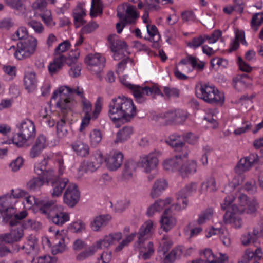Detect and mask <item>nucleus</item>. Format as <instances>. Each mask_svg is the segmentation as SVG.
Masks as SVG:
<instances>
[{"label":"nucleus","mask_w":263,"mask_h":263,"mask_svg":"<svg viewBox=\"0 0 263 263\" xmlns=\"http://www.w3.org/2000/svg\"><path fill=\"white\" fill-rule=\"evenodd\" d=\"M108 108V116L115 123L118 121H130L136 114L132 100L124 96L112 98Z\"/></svg>","instance_id":"1"},{"label":"nucleus","mask_w":263,"mask_h":263,"mask_svg":"<svg viewBox=\"0 0 263 263\" xmlns=\"http://www.w3.org/2000/svg\"><path fill=\"white\" fill-rule=\"evenodd\" d=\"M33 199L39 208V212L54 224L62 226L69 221L68 214L64 212L62 208L56 204L55 201L42 200L36 202L34 199Z\"/></svg>","instance_id":"2"},{"label":"nucleus","mask_w":263,"mask_h":263,"mask_svg":"<svg viewBox=\"0 0 263 263\" xmlns=\"http://www.w3.org/2000/svg\"><path fill=\"white\" fill-rule=\"evenodd\" d=\"M153 222L147 221L140 227L137 233V240L135 242L134 247L135 250H138L140 252H144L142 255L144 259H148L154 252L153 243L148 242L147 246L145 242L151 237L152 234Z\"/></svg>","instance_id":"3"},{"label":"nucleus","mask_w":263,"mask_h":263,"mask_svg":"<svg viewBox=\"0 0 263 263\" xmlns=\"http://www.w3.org/2000/svg\"><path fill=\"white\" fill-rule=\"evenodd\" d=\"M75 93L83 100L85 98L83 96V90L82 89H71L69 87L63 86L59 88V90L54 91L51 97V101L55 100L57 98H59L58 101L56 103L57 107H59L61 111L65 114L71 109L72 102L71 96L72 93Z\"/></svg>","instance_id":"4"},{"label":"nucleus","mask_w":263,"mask_h":263,"mask_svg":"<svg viewBox=\"0 0 263 263\" xmlns=\"http://www.w3.org/2000/svg\"><path fill=\"white\" fill-rule=\"evenodd\" d=\"M19 132L13 137V142L18 147H22L35 136L36 132L34 123L26 119L17 125Z\"/></svg>","instance_id":"5"},{"label":"nucleus","mask_w":263,"mask_h":263,"mask_svg":"<svg viewBox=\"0 0 263 263\" xmlns=\"http://www.w3.org/2000/svg\"><path fill=\"white\" fill-rule=\"evenodd\" d=\"M82 111L84 113V117L82 119L80 130H82L83 128L86 127L89 123L91 119L96 120L100 114L102 108L103 103V98L98 97L95 104L94 110L91 114L92 106L90 102L86 98H83L82 100Z\"/></svg>","instance_id":"6"},{"label":"nucleus","mask_w":263,"mask_h":263,"mask_svg":"<svg viewBox=\"0 0 263 263\" xmlns=\"http://www.w3.org/2000/svg\"><path fill=\"white\" fill-rule=\"evenodd\" d=\"M197 93L200 98L211 104L222 103L224 99L223 93L206 84L201 85Z\"/></svg>","instance_id":"7"},{"label":"nucleus","mask_w":263,"mask_h":263,"mask_svg":"<svg viewBox=\"0 0 263 263\" xmlns=\"http://www.w3.org/2000/svg\"><path fill=\"white\" fill-rule=\"evenodd\" d=\"M120 81L124 86L130 89L134 97L138 102H141L144 100L143 97L145 95L147 96L153 95L163 96L160 90L156 85H153L152 87H141L139 86L128 83L124 78H121Z\"/></svg>","instance_id":"8"},{"label":"nucleus","mask_w":263,"mask_h":263,"mask_svg":"<svg viewBox=\"0 0 263 263\" xmlns=\"http://www.w3.org/2000/svg\"><path fill=\"white\" fill-rule=\"evenodd\" d=\"M24 236L23 230L14 228L10 233L0 236V257L5 256L10 252L9 249L5 246L3 243H12L20 241Z\"/></svg>","instance_id":"9"},{"label":"nucleus","mask_w":263,"mask_h":263,"mask_svg":"<svg viewBox=\"0 0 263 263\" xmlns=\"http://www.w3.org/2000/svg\"><path fill=\"white\" fill-rule=\"evenodd\" d=\"M48 163V159L44 158L35 165L34 171L43 179L44 184H50L58 177H57L53 170L47 169Z\"/></svg>","instance_id":"10"},{"label":"nucleus","mask_w":263,"mask_h":263,"mask_svg":"<svg viewBox=\"0 0 263 263\" xmlns=\"http://www.w3.org/2000/svg\"><path fill=\"white\" fill-rule=\"evenodd\" d=\"M239 206L234 205L233 208L235 211H239V213H246L248 214H253L256 213L258 203L255 199L248 198L243 194H240L238 197Z\"/></svg>","instance_id":"11"},{"label":"nucleus","mask_w":263,"mask_h":263,"mask_svg":"<svg viewBox=\"0 0 263 263\" xmlns=\"http://www.w3.org/2000/svg\"><path fill=\"white\" fill-rule=\"evenodd\" d=\"M85 62L88 65L89 70L101 78L100 73L105 66V58L99 53L89 54L86 57Z\"/></svg>","instance_id":"12"},{"label":"nucleus","mask_w":263,"mask_h":263,"mask_svg":"<svg viewBox=\"0 0 263 263\" xmlns=\"http://www.w3.org/2000/svg\"><path fill=\"white\" fill-rule=\"evenodd\" d=\"M12 205V199L9 194L0 197V214L5 222H7L16 213V209Z\"/></svg>","instance_id":"13"},{"label":"nucleus","mask_w":263,"mask_h":263,"mask_svg":"<svg viewBox=\"0 0 263 263\" xmlns=\"http://www.w3.org/2000/svg\"><path fill=\"white\" fill-rule=\"evenodd\" d=\"M117 17L121 22L132 24L138 17L135 6L127 3L124 4L118 8Z\"/></svg>","instance_id":"14"},{"label":"nucleus","mask_w":263,"mask_h":263,"mask_svg":"<svg viewBox=\"0 0 263 263\" xmlns=\"http://www.w3.org/2000/svg\"><path fill=\"white\" fill-rule=\"evenodd\" d=\"M104 161L102 154L100 152H96L89 160L84 161L81 163L80 167L86 173H92L100 168Z\"/></svg>","instance_id":"15"},{"label":"nucleus","mask_w":263,"mask_h":263,"mask_svg":"<svg viewBox=\"0 0 263 263\" xmlns=\"http://www.w3.org/2000/svg\"><path fill=\"white\" fill-rule=\"evenodd\" d=\"M186 161V154L183 156L177 155L170 159H166L163 163L164 170L171 172H180L181 166Z\"/></svg>","instance_id":"16"},{"label":"nucleus","mask_w":263,"mask_h":263,"mask_svg":"<svg viewBox=\"0 0 263 263\" xmlns=\"http://www.w3.org/2000/svg\"><path fill=\"white\" fill-rule=\"evenodd\" d=\"M80 192L76 184H69L64 194V202L70 207L74 206L78 202Z\"/></svg>","instance_id":"17"},{"label":"nucleus","mask_w":263,"mask_h":263,"mask_svg":"<svg viewBox=\"0 0 263 263\" xmlns=\"http://www.w3.org/2000/svg\"><path fill=\"white\" fill-rule=\"evenodd\" d=\"M122 238V235L121 233H110L97 241L93 245L97 251V250L102 248H108L112 245L114 242L120 240Z\"/></svg>","instance_id":"18"},{"label":"nucleus","mask_w":263,"mask_h":263,"mask_svg":"<svg viewBox=\"0 0 263 263\" xmlns=\"http://www.w3.org/2000/svg\"><path fill=\"white\" fill-rule=\"evenodd\" d=\"M236 204H233L229 208L223 215V221L226 224H233V227L236 228H240L242 225V220L239 216V211H235L234 210V206Z\"/></svg>","instance_id":"19"},{"label":"nucleus","mask_w":263,"mask_h":263,"mask_svg":"<svg viewBox=\"0 0 263 263\" xmlns=\"http://www.w3.org/2000/svg\"><path fill=\"white\" fill-rule=\"evenodd\" d=\"M79 57V52L78 50H75L74 51H72L68 57L67 59H71L69 61L72 62L71 64H67L70 66V69L69 70V75L73 78H77L80 76L81 71V64L77 62V59Z\"/></svg>","instance_id":"20"},{"label":"nucleus","mask_w":263,"mask_h":263,"mask_svg":"<svg viewBox=\"0 0 263 263\" xmlns=\"http://www.w3.org/2000/svg\"><path fill=\"white\" fill-rule=\"evenodd\" d=\"M172 213L171 209H166L161 216V228L166 232L172 229L177 223V220L172 216Z\"/></svg>","instance_id":"21"},{"label":"nucleus","mask_w":263,"mask_h":263,"mask_svg":"<svg viewBox=\"0 0 263 263\" xmlns=\"http://www.w3.org/2000/svg\"><path fill=\"white\" fill-rule=\"evenodd\" d=\"M71 59H67V57L63 54H57L55 55L53 61L48 66V70L51 75L56 74L63 67L64 63L67 64H71L72 62H69Z\"/></svg>","instance_id":"22"},{"label":"nucleus","mask_w":263,"mask_h":263,"mask_svg":"<svg viewBox=\"0 0 263 263\" xmlns=\"http://www.w3.org/2000/svg\"><path fill=\"white\" fill-rule=\"evenodd\" d=\"M114 36L110 35L108 37V40L110 44V48L112 52H114V59H119V54L121 51H126V43L122 40L113 39Z\"/></svg>","instance_id":"23"},{"label":"nucleus","mask_w":263,"mask_h":263,"mask_svg":"<svg viewBox=\"0 0 263 263\" xmlns=\"http://www.w3.org/2000/svg\"><path fill=\"white\" fill-rule=\"evenodd\" d=\"M47 145L46 137L43 134L39 135L35 140V143L31 148L30 152V157L34 158L39 156Z\"/></svg>","instance_id":"24"},{"label":"nucleus","mask_w":263,"mask_h":263,"mask_svg":"<svg viewBox=\"0 0 263 263\" xmlns=\"http://www.w3.org/2000/svg\"><path fill=\"white\" fill-rule=\"evenodd\" d=\"M158 162L157 158L153 155H149L141 158L140 165L147 173L154 170Z\"/></svg>","instance_id":"25"},{"label":"nucleus","mask_w":263,"mask_h":263,"mask_svg":"<svg viewBox=\"0 0 263 263\" xmlns=\"http://www.w3.org/2000/svg\"><path fill=\"white\" fill-rule=\"evenodd\" d=\"M251 164L247 160L245 157L241 159L235 167V172L238 175L239 178L237 184L239 185L244 181L245 176L243 175L244 172L249 171L251 168Z\"/></svg>","instance_id":"26"},{"label":"nucleus","mask_w":263,"mask_h":263,"mask_svg":"<svg viewBox=\"0 0 263 263\" xmlns=\"http://www.w3.org/2000/svg\"><path fill=\"white\" fill-rule=\"evenodd\" d=\"M68 183V179L67 178L58 177L56 180H55L50 184L52 187V192H51L52 196L53 197H58L60 196Z\"/></svg>","instance_id":"27"},{"label":"nucleus","mask_w":263,"mask_h":263,"mask_svg":"<svg viewBox=\"0 0 263 263\" xmlns=\"http://www.w3.org/2000/svg\"><path fill=\"white\" fill-rule=\"evenodd\" d=\"M123 160V154L119 152L115 153L105 161H106L108 168L111 171H115L121 166Z\"/></svg>","instance_id":"28"},{"label":"nucleus","mask_w":263,"mask_h":263,"mask_svg":"<svg viewBox=\"0 0 263 263\" xmlns=\"http://www.w3.org/2000/svg\"><path fill=\"white\" fill-rule=\"evenodd\" d=\"M25 88L29 92L34 91L36 87L37 80L34 72H29L25 74L24 78Z\"/></svg>","instance_id":"29"},{"label":"nucleus","mask_w":263,"mask_h":263,"mask_svg":"<svg viewBox=\"0 0 263 263\" xmlns=\"http://www.w3.org/2000/svg\"><path fill=\"white\" fill-rule=\"evenodd\" d=\"M167 186L166 181L163 179L157 180L153 186L150 195L153 198L159 197Z\"/></svg>","instance_id":"30"},{"label":"nucleus","mask_w":263,"mask_h":263,"mask_svg":"<svg viewBox=\"0 0 263 263\" xmlns=\"http://www.w3.org/2000/svg\"><path fill=\"white\" fill-rule=\"evenodd\" d=\"M44 184L43 179L37 176L32 177L27 182L26 188L30 192H37L40 191Z\"/></svg>","instance_id":"31"},{"label":"nucleus","mask_w":263,"mask_h":263,"mask_svg":"<svg viewBox=\"0 0 263 263\" xmlns=\"http://www.w3.org/2000/svg\"><path fill=\"white\" fill-rule=\"evenodd\" d=\"M171 203V199L167 198L165 200H159L151 205L147 209V214L148 216H152L155 212L162 210L165 206Z\"/></svg>","instance_id":"32"},{"label":"nucleus","mask_w":263,"mask_h":263,"mask_svg":"<svg viewBox=\"0 0 263 263\" xmlns=\"http://www.w3.org/2000/svg\"><path fill=\"white\" fill-rule=\"evenodd\" d=\"M73 151L79 156L86 157L89 154V147L88 145L80 141H76L71 144Z\"/></svg>","instance_id":"33"},{"label":"nucleus","mask_w":263,"mask_h":263,"mask_svg":"<svg viewBox=\"0 0 263 263\" xmlns=\"http://www.w3.org/2000/svg\"><path fill=\"white\" fill-rule=\"evenodd\" d=\"M110 218L108 215L96 217L91 223L92 230L95 231H99L101 227L105 226L108 223Z\"/></svg>","instance_id":"34"},{"label":"nucleus","mask_w":263,"mask_h":263,"mask_svg":"<svg viewBox=\"0 0 263 263\" xmlns=\"http://www.w3.org/2000/svg\"><path fill=\"white\" fill-rule=\"evenodd\" d=\"M176 151L180 152L184 147L185 143L180 139V136L174 134L170 136L169 140L166 141Z\"/></svg>","instance_id":"35"},{"label":"nucleus","mask_w":263,"mask_h":263,"mask_svg":"<svg viewBox=\"0 0 263 263\" xmlns=\"http://www.w3.org/2000/svg\"><path fill=\"white\" fill-rule=\"evenodd\" d=\"M197 164L193 161H187V154H186V161L181 166L180 174L185 177L187 175L192 174L196 172Z\"/></svg>","instance_id":"36"},{"label":"nucleus","mask_w":263,"mask_h":263,"mask_svg":"<svg viewBox=\"0 0 263 263\" xmlns=\"http://www.w3.org/2000/svg\"><path fill=\"white\" fill-rule=\"evenodd\" d=\"M132 133L133 128L131 127H124L117 133V137L115 140V143L124 142L130 138Z\"/></svg>","instance_id":"37"},{"label":"nucleus","mask_w":263,"mask_h":263,"mask_svg":"<svg viewBox=\"0 0 263 263\" xmlns=\"http://www.w3.org/2000/svg\"><path fill=\"white\" fill-rule=\"evenodd\" d=\"M55 236L57 239L60 240L58 244L54 245L52 248V252L53 254H57L63 252L65 249V245L64 240L62 235V233H64L63 231L60 232L59 230L55 231Z\"/></svg>","instance_id":"38"},{"label":"nucleus","mask_w":263,"mask_h":263,"mask_svg":"<svg viewBox=\"0 0 263 263\" xmlns=\"http://www.w3.org/2000/svg\"><path fill=\"white\" fill-rule=\"evenodd\" d=\"M32 55L30 51L28 50L20 42L17 44V49L14 53L15 57L18 60H22L30 57Z\"/></svg>","instance_id":"39"},{"label":"nucleus","mask_w":263,"mask_h":263,"mask_svg":"<svg viewBox=\"0 0 263 263\" xmlns=\"http://www.w3.org/2000/svg\"><path fill=\"white\" fill-rule=\"evenodd\" d=\"M32 55L30 51L28 50L20 42L17 44V49L14 53L15 57L18 60H22L30 57Z\"/></svg>","instance_id":"40"},{"label":"nucleus","mask_w":263,"mask_h":263,"mask_svg":"<svg viewBox=\"0 0 263 263\" xmlns=\"http://www.w3.org/2000/svg\"><path fill=\"white\" fill-rule=\"evenodd\" d=\"M68 112H66L65 114L61 111L63 118L60 119L57 124V134L59 138H63L65 137L68 133L67 126L66 125L65 116Z\"/></svg>","instance_id":"41"},{"label":"nucleus","mask_w":263,"mask_h":263,"mask_svg":"<svg viewBox=\"0 0 263 263\" xmlns=\"http://www.w3.org/2000/svg\"><path fill=\"white\" fill-rule=\"evenodd\" d=\"M184 248L183 247L179 246L172 250L171 252L167 255L164 259V263H172L175 260L179 258L180 256L183 254Z\"/></svg>","instance_id":"42"},{"label":"nucleus","mask_w":263,"mask_h":263,"mask_svg":"<svg viewBox=\"0 0 263 263\" xmlns=\"http://www.w3.org/2000/svg\"><path fill=\"white\" fill-rule=\"evenodd\" d=\"M137 166V163L133 160L126 161L124 165L123 175L126 179H129L132 176L133 173L136 171Z\"/></svg>","instance_id":"43"},{"label":"nucleus","mask_w":263,"mask_h":263,"mask_svg":"<svg viewBox=\"0 0 263 263\" xmlns=\"http://www.w3.org/2000/svg\"><path fill=\"white\" fill-rule=\"evenodd\" d=\"M37 243V239L34 236L31 235L27 237V242L22 246L21 248L25 250L26 253L30 254L34 251Z\"/></svg>","instance_id":"44"},{"label":"nucleus","mask_w":263,"mask_h":263,"mask_svg":"<svg viewBox=\"0 0 263 263\" xmlns=\"http://www.w3.org/2000/svg\"><path fill=\"white\" fill-rule=\"evenodd\" d=\"M239 41H240L242 44H247L243 31H237L236 32L235 40L231 44L229 52L235 51L239 48Z\"/></svg>","instance_id":"45"},{"label":"nucleus","mask_w":263,"mask_h":263,"mask_svg":"<svg viewBox=\"0 0 263 263\" xmlns=\"http://www.w3.org/2000/svg\"><path fill=\"white\" fill-rule=\"evenodd\" d=\"M197 185L196 182H191L185 185L184 187L181 189L177 193L181 197H187L192 195L193 192H195L197 190Z\"/></svg>","instance_id":"46"},{"label":"nucleus","mask_w":263,"mask_h":263,"mask_svg":"<svg viewBox=\"0 0 263 263\" xmlns=\"http://www.w3.org/2000/svg\"><path fill=\"white\" fill-rule=\"evenodd\" d=\"M160 119H164L166 124L175 123L174 111H168L153 117V120L156 122L158 121Z\"/></svg>","instance_id":"47"},{"label":"nucleus","mask_w":263,"mask_h":263,"mask_svg":"<svg viewBox=\"0 0 263 263\" xmlns=\"http://www.w3.org/2000/svg\"><path fill=\"white\" fill-rule=\"evenodd\" d=\"M24 46H25L28 50L30 51L32 54H33L36 51L37 41L36 38L30 36L27 40L20 42Z\"/></svg>","instance_id":"48"},{"label":"nucleus","mask_w":263,"mask_h":263,"mask_svg":"<svg viewBox=\"0 0 263 263\" xmlns=\"http://www.w3.org/2000/svg\"><path fill=\"white\" fill-rule=\"evenodd\" d=\"M57 258L49 255H43L33 258L30 263H57Z\"/></svg>","instance_id":"49"},{"label":"nucleus","mask_w":263,"mask_h":263,"mask_svg":"<svg viewBox=\"0 0 263 263\" xmlns=\"http://www.w3.org/2000/svg\"><path fill=\"white\" fill-rule=\"evenodd\" d=\"M262 23L263 12L255 14L253 15L251 21V27L253 31L256 32Z\"/></svg>","instance_id":"50"},{"label":"nucleus","mask_w":263,"mask_h":263,"mask_svg":"<svg viewBox=\"0 0 263 263\" xmlns=\"http://www.w3.org/2000/svg\"><path fill=\"white\" fill-rule=\"evenodd\" d=\"M213 214V209L211 208H208L202 211L199 215V217L197 221L198 224L200 225L204 223L207 220H209L210 219L212 216Z\"/></svg>","instance_id":"51"},{"label":"nucleus","mask_w":263,"mask_h":263,"mask_svg":"<svg viewBox=\"0 0 263 263\" xmlns=\"http://www.w3.org/2000/svg\"><path fill=\"white\" fill-rule=\"evenodd\" d=\"M90 144L92 146L96 147L102 140V134L98 129H93L89 134Z\"/></svg>","instance_id":"52"},{"label":"nucleus","mask_w":263,"mask_h":263,"mask_svg":"<svg viewBox=\"0 0 263 263\" xmlns=\"http://www.w3.org/2000/svg\"><path fill=\"white\" fill-rule=\"evenodd\" d=\"M216 231L223 244L226 246H229L231 245V239L228 231L224 229H217Z\"/></svg>","instance_id":"53"},{"label":"nucleus","mask_w":263,"mask_h":263,"mask_svg":"<svg viewBox=\"0 0 263 263\" xmlns=\"http://www.w3.org/2000/svg\"><path fill=\"white\" fill-rule=\"evenodd\" d=\"M103 5L100 0H92L90 15L91 17L97 16V13H102Z\"/></svg>","instance_id":"54"},{"label":"nucleus","mask_w":263,"mask_h":263,"mask_svg":"<svg viewBox=\"0 0 263 263\" xmlns=\"http://www.w3.org/2000/svg\"><path fill=\"white\" fill-rule=\"evenodd\" d=\"M173 245V242L167 236H164L160 242V247L158 251H161L162 254L164 255L171 248Z\"/></svg>","instance_id":"55"},{"label":"nucleus","mask_w":263,"mask_h":263,"mask_svg":"<svg viewBox=\"0 0 263 263\" xmlns=\"http://www.w3.org/2000/svg\"><path fill=\"white\" fill-rule=\"evenodd\" d=\"M28 36V31L24 27H20L12 35V40L17 41L19 40H26Z\"/></svg>","instance_id":"56"},{"label":"nucleus","mask_w":263,"mask_h":263,"mask_svg":"<svg viewBox=\"0 0 263 263\" xmlns=\"http://www.w3.org/2000/svg\"><path fill=\"white\" fill-rule=\"evenodd\" d=\"M175 123L180 124L184 122L187 117V112L183 110L177 109L174 111Z\"/></svg>","instance_id":"57"},{"label":"nucleus","mask_w":263,"mask_h":263,"mask_svg":"<svg viewBox=\"0 0 263 263\" xmlns=\"http://www.w3.org/2000/svg\"><path fill=\"white\" fill-rule=\"evenodd\" d=\"M136 233H133L128 235L121 242H120L116 248L115 251L116 252L121 251L124 247L128 246V245L134 240Z\"/></svg>","instance_id":"58"},{"label":"nucleus","mask_w":263,"mask_h":263,"mask_svg":"<svg viewBox=\"0 0 263 263\" xmlns=\"http://www.w3.org/2000/svg\"><path fill=\"white\" fill-rule=\"evenodd\" d=\"M235 3V7L232 6H227L223 8V12L228 14H230L234 9L241 13L243 10V7L242 6V2L241 0H234Z\"/></svg>","instance_id":"59"},{"label":"nucleus","mask_w":263,"mask_h":263,"mask_svg":"<svg viewBox=\"0 0 263 263\" xmlns=\"http://www.w3.org/2000/svg\"><path fill=\"white\" fill-rule=\"evenodd\" d=\"M5 3L11 8L18 11L25 9V6L21 0H4Z\"/></svg>","instance_id":"60"},{"label":"nucleus","mask_w":263,"mask_h":263,"mask_svg":"<svg viewBox=\"0 0 263 263\" xmlns=\"http://www.w3.org/2000/svg\"><path fill=\"white\" fill-rule=\"evenodd\" d=\"M177 202L174 205L175 209L177 211H180L182 209H185L188 205V200L187 197H181L179 196V194L177 193Z\"/></svg>","instance_id":"61"},{"label":"nucleus","mask_w":263,"mask_h":263,"mask_svg":"<svg viewBox=\"0 0 263 263\" xmlns=\"http://www.w3.org/2000/svg\"><path fill=\"white\" fill-rule=\"evenodd\" d=\"M97 250L96 248H95L94 246L92 245L87 250H85L79 253L77 256V260L79 261L83 260L86 258L92 255Z\"/></svg>","instance_id":"62"},{"label":"nucleus","mask_w":263,"mask_h":263,"mask_svg":"<svg viewBox=\"0 0 263 263\" xmlns=\"http://www.w3.org/2000/svg\"><path fill=\"white\" fill-rule=\"evenodd\" d=\"M147 31L154 42H158L160 39V35L158 33L157 28L155 25L147 24L146 26Z\"/></svg>","instance_id":"63"},{"label":"nucleus","mask_w":263,"mask_h":263,"mask_svg":"<svg viewBox=\"0 0 263 263\" xmlns=\"http://www.w3.org/2000/svg\"><path fill=\"white\" fill-rule=\"evenodd\" d=\"M47 2L44 0H36L32 5V9L36 12H42L46 8Z\"/></svg>","instance_id":"64"}]
</instances>
